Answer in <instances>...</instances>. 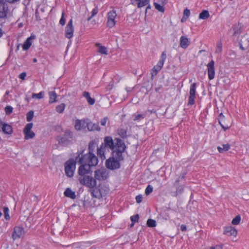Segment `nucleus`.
I'll return each mask as SVG.
<instances>
[{
    "instance_id": "1",
    "label": "nucleus",
    "mask_w": 249,
    "mask_h": 249,
    "mask_svg": "<svg viewBox=\"0 0 249 249\" xmlns=\"http://www.w3.org/2000/svg\"><path fill=\"white\" fill-rule=\"evenodd\" d=\"M125 149L126 145L122 140L115 138L113 140L111 136H106L100 147L97 148V154L101 160H104L106 158L107 153L111 150L113 156L120 160L123 159L122 153Z\"/></svg>"
},
{
    "instance_id": "2",
    "label": "nucleus",
    "mask_w": 249,
    "mask_h": 249,
    "mask_svg": "<svg viewBox=\"0 0 249 249\" xmlns=\"http://www.w3.org/2000/svg\"><path fill=\"white\" fill-rule=\"evenodd\" d=\"M96 147L95 141H91L89 144V152L82 155L78 160L80 166L78 171H90L92 167L97 165L98 160L97 156L93 153Z\"/></svg>"
},
{
    "instance_id": "3",
    "label": "nucleus",
    "mask_w": 249,
    "mask_h": 249,
    "mask_svg": "<svg viewBox=\"0 0 249 249\" xmlns=\"http://www.w3.org/2000/svg\"><path fill=\"white\" fill-rule=\"evenodd\" d=\"M90 172H78L77 178L81 184L90 188H93L96 185V181Z\"/></svg>"
},
{
    "instance_id": "4",
    "label": "nucleus",
    "mask_w": 249,
    "mask_h": 249,
    "mask_svg": "<svg viewBox=\"0 0 249 249\" xmlns=\"http://www.w3.org/2000/svg\"><path fill=\"white\" fill-rule=\"evenodd\" d=\"M109 191V187L105 183L100 184L97 188L91 192L92 196L97 198L106 196Z\"/></svg>"
},
{
    "instance_id": "5",
    "label": "nucleus",
    "mask_w": 249,
    "mask_h": 249,
    "mask_svg": "<svg viewBox=\"0 0 249 249\" xmlns=\"http://www.w3.org/2000/svg\"><path fill=\"white\" fill-rule=\"evenodd\" d=\"M117 15L116 11L112 9L107 12V26L108 28H112L114 27L117 23Z\"/></svg>"
},
{
    "instance_id": "6",
    "label": "nucleus",
    "mask_w": 249,
    "mask_h": 249,
    "mask_svg": "<svg viewBox=\"0 0 249 249\" xmlns=\"http://www.w3.org/2000/svg\"><path fill=\"white\" fill-rule=\"evenodd\" d=\"M9 14L8 4L3 0H0V18L6 19Z\"/></svg>"
},
{
    "instance_id": "7",
    "label": "nucleus",
    "mask_w": 249,
    "mask_h": 249,
    "mask_svg": "<svg viewBox=\"0 0 249 249\" xmlns=\"http://www.w3.org/2000/svg\"><path fill=\"white\" fill-rule=\"evenodd\" d=\"M118 159L114 157L110 158L106 161V166L110 170H115L120 167V163Z\"/></svg>"
},
{
    "instance_id": "8",
    "label": "nucleus",
    "mask_w": 249,
    "mask_h": 249,
    "mask_svg": "<svg viewBox=\"0 0 249 249\" xmlns=\"http://www.w3.org/2000/svg\"><path fill=\"white\" fill-rule=\"evenodd\" d=\"M196 84L194 83L190 85L189 90V96L188 102V106H192L195 104L196 94Z\"/></svg>"
},
{
    "instance_id": "9",
    "label": "nucleus",
    "mask_w": 249,
    "mask_h": 249,
    "mask_svg": "<svg viewBox=\"0 0 249 249\" xmlns=\"http://www.w3.org/2000/svg\"><path fill=\"white\" fill-rule=\"evenodd\" d=\"M72 137V132L70 130H67L63 136L58 138V141L59 143L62 145H67L70 142Z\"/></svg>"
},
{
    "instance_id": "10",
    "label": "nucleus",
    "mask_w": 249,
    "mask_h": 249,
    "mask_svg": "<svg viewBox=\"0 0 249 249\" xmlns=\"http://www.w3.org/2000/svg\"><path fill=\"white\" fill-rule=\"evenodd\" d=\"M33 126V123H29L25 125L23 129L24 139L25 140H27L29 139H33L35 137V133L32 131Z\"/></svg>"
},
{
    "instance_id": "11",
    "label": "nucleus",
    "mask_w": 249,
    "mask_h": 249,
    "mask_svg": "<svg viewBox=\"0 0 249 249\" xmlns=\"http://www.w3.org/2000/svg\"><path fill=\"white\" fill-rule=\"evenodd\" d=\"M79 155L76 157V160L69 159L65 163V171H74L76 168V161L79 159ZM78 164V163L77 162Z\"/></svg>"
},
{
    "instance_id": "12",
    "label": "nucleus",
    "mask_w": 249,
    "mask_h": 249,
    "mask_svg": "<svg viewBox=\"0 0 249 249\" xmlns=\"http://www.w3.org/2000/svg\"><path fill=\"white\" fill-rule=\"evenodd\" d=\"M74 27L73 20L71 19L65 29V36L66 38L71 39L73 36Z\"/></svg>"
},
{
    "instance_id": "13",
    "label": "nucleus",
    "mask_w": 249,
    "mask_h": 249,
    "mask_svg": "<svg viewBox=\"0 0 249 249\" xmlns=\"http://www.w3.org/2000/svg\"><path fill=\"white\" fill-rule=\"evenodd\" d=\"M24 233L22 227L20 226L15 227L12 233V238L14 240H18L23 237Z\"/></svg>"
},
{
    "instance_id": "14",
    "label": "nucleus",
    "mask_w": 249,
    "mask_h": 249,
    "mask_svg": "<svg viewBox=\"0 0 249 249\" xmlns=\"http://www.w3.org/2000/svg\"><path fill=\"white\" fill-rule=\"evenodd\" d=\"M223 233L228 236L236 237L237 235V231L234 227L231 226H227L224 228Z\"/></svg>"
},
{
    "instance_id": "15",
    "label": "nucleus",
    "mask_w": 249,
    "mask_h": 249,
    "mask_svg": "<svg viewBox=\"0 0 249 249\" xmlns=\"http://www.w3.org/2000/svg\"><path fill=\"white\" fill-rule=\"evenodd\" d=\"M214 62L213 60H211L207 65L208 77L210 80H212L214 78Z\"/></svg>"
},
{
    "instance_id": "16",
    "label": "nucleus",
    "mask_w": 249,
    "mask_h": 249,
    "mask_svg": "<svg viewBox=\"0 0 249 249\" xmlns=\"http://www.w3.org/2000/svg\"><path fill=\"white\" fill-rule=\"evenodd\" d=\"M0 127L1 128L2 132L5 134L10 135L13 133L12 126L10 124H6L2 121H0Z\"/></svg>"
},
{
    "instance_id": "17",
    "label": "nucleus",
    "mask_w": 249,
    "mask_h": 249,
    "mask_svg": "<svg viewBox=\"0 0 249 249\" xmlns=\"http://www.w3.org/2000/svg\"><path fill=\"white\" fill-rule=\"evenodd\" d=\"M93 201L92 198L89 196H86L82 201L83 207L84 208L92 207L93 206Z\"/></svg>"
},
{
    "instance_id": "18",
    "label": "nucleus",
    "mask_w": 249,
    "mask_h": 249,
    "mask_svg": "<svg viewBox=\"0 0 249 249\" xmlns=\"http://www.w3.org/2000/svg\"><path fill=\"white\" fill-rule=\"evenodd\" d=\"M86 123L85 120L77 119L75 121L74 128L77 130H81L86 127Z\"/></svg>"
},
{
    "instance_id": "19",
    "label": "nucleus",
    "mask_w": 249,
    "mask_h": 249,
    "mask_svg": "<svg viewBox=\"0 0 249 249\" xmlns=\"http://www.w3.org/2000/svg\"><path fill=\"white\" fill-rule=\"evenodd\" d=\"M190 44L189 39L185 36H181L180 38V46L183 49H186Z\"/></svg>"
},
{
    "instance_id": "20",
    "label": "nucleus",
    "mask_w": 249,
    "mask_h": 249,
    "mask_svg": "<svg viewBox=\"0 0 249 249\" xmlns=\"http://www.w3.org/2000/svg\"><path fill=\"white\" fill-rule=\"evenodd\" d=\"M35 37V36H31L27 38L22 45V49L23 50L27 51L30 48L32 44V40L34 39Z\"/></svg>"
},
{
    "instance_id": "21",
    "label": "nucleus",
    "mask_w": 249,
    "mask_h": 249,
    "mask_svg": "<svg viewBox=\"0 0 249 249\" xmlns=\"http://www.w3.org/2000/svg\"><path fill=\"white\" fill-rule=\"evenodd\" d=\"M86 126L89 131H100V128L98 124L89 122L86 123Z\"/></svg>"
},
{
    "instance_id": "22",
    "label": "nucleus",
    "mask_w": 249,
    "mask_h": 249,
    "mask_svg": "<svg viewBox=\"0 0 249 249\" xmlns=\"http://www.w3.org/2000/svg\"><path fill=\"white\" fill-rule=\"evenodd\" d=\"M177 187L176 191L171 193L172 196L177 197L178 195L182 194L184 190V187L178 183V185H174Z\"/></svg>"
},
{
    "instance_id": "23",
    "label": "nucleus",
    "mask_w": 249,
    "mask_h": 249,
    "mask_svg": "<svg viewBox=\"0 0 249 249\" xmlns=\"http://www.w3.org/2000/svg\"><path fill=\"white\" fill-rule=\"evenodd\" d=\"M95 178L99 180H105L108 177V172H95Z\"/></svg>"
},
{
    "instance_id": "24",
    "label": "nucleus",
    "mask_w": 249,
    "mask_h": 249,
    "mask_svg": "<svg viewBox=\"0 0 249 249\" xmlns=\"http://www.w3.org/2000/svg\"><path fill=\"white\" fill-rule=\"evenodd\" d=\"M83 96L86 99L87 102L90 105H93L95 103V99L90 97V94L89 92L84 91L83 93Z\"/></svg>"
},
{
    "instance_id": "25",
    "label": "nucleus",
    "mask_w": 249,
    "mask_h": 249,
    "mask_svg": "<svg viewBox=\"0 0 249 249\" xmlns=\"http://www.w3.org/2000/svg\"><path fill=\"white\" fill-rule=\"evenodd\" d=\"M64 195L66 196L70 197L71 199H75L76 197L75 192L72 191L69 188L66 189V190L64 192Z\"/></svg>"
},
{
    "instance_id": "26",
    "label": "nucleus",
    "mask_w": 249,
    "mask_h": 249,
    "mask_svg": "<svg viewBox=\"0 0 249 249\" xmlns=\"http://www.w3.org/2000/svg\"><path fill=\"white\" fill-rule=\"evenodd\" d=\"M49 103L52 104L57 101V95L54 91H49Z\"/></svg>"
},
{
    "instance_id": "27",
    "label": "nucleus",
    "mask_w": 249,
    "mask_h": 249,
    "mask_svg": "<svg viewBox=\"0 0 249 249\" xmlns=\"http://www.w3.org/2000/svg\"><path fill=\"white\" fill-rule=\"evenodd\" d=\"M166 53L165 52H162V53L160 57V59L156 65L159 66L160 67L162 68L164 65V61L166 60Z\"/></svg>"
},
{
    "instance_id": "28",
    "label": "nucleus",
    "mask_w": 249,
    "mask_h": 249,
    "mask_svg": "<svg viewBox=\"0 0 249 249\" xmlns=\"http://www.w3.org/2000/svg\"><path fill=\"white\" fill-rule=\"evenodd\" d=\"M242 28V26L241 24L238 23L237 24H235L233 26V36H239L241 33V29Z\"/></svg>"
},
{
    "instance_id": "29",
    "label": "nucleus",
    "mask_w": 249,
    "mask_h": 249,
    "mask_svg": "<svg viewBox=\"0 0 249 249\" xmlns=\"http://www.w3.org/2000/svg\"><path fill=\"white\" fill-rule=\"evenodd\" d=\"M185 176V174L184 172H177V173H176L175 175L176 178V181L174 183V185H178V183L180 180L184 178Z\"/></svg>"
},
{
    "instance_id": "30",
    "label": "nucleus",
    "mask_w": 249,
    "mask_h": 249,
    "mask_svg": "<svg viewBox=\"0 0 249 249\" xmlns=\"http://www.w3.org/2000/svg\"><path fill=\"white\" fill-rule=\"evenodd\" d=\"M96 45L98 47V52L101 54L107 55L108 51L107 48L104 46L101 45L99 43H97Z\"/></svg>"
},
{
    "instance_id": "31",
    "label": "nucleus",
    "mask_w": 249,
    "mask_h": 249,
    "mask_svg": "<svg viewBox=\"0 0 249 249\" xmlns=\"http://www.w3.org/2000/svg\"><path fill=\"white\" fill-rule=\"evenodd\" d=\"M225 116L223 115V114L221 113L218 117V123L220 126L222 127V128L225 131L229 128V126L228 125H224L222 124V120L224 119Z\"/></svg>"
},
{
    "instance_id": "32",
    "label": "nucleus",
    "mask_w": 249,
    "mask_h": 249,
    "mask_svg": "<svg viewBox=\"0 0 249 249\" xmlns=\"http://www.w3.org/2000/svg\"><path fill=\"white\" fill-rule=\"evenodd\" d=\"M230 148V145L228 143L224 144L221 146H218L217 149L220 153L228 151Z\"/></svg>"
},
{
    "instance_id": "33",
    "label": "nucleus",
    "mask_w": 249,
    "mask_h": 249,
    "mask_svg": "<svg viewBox=\"0 0 249 249\" xmlns=\"http://www.w3.org/2000/svg\"><path fill=\"white\" fill-rule=\"evenodd\" d=\"M150 2V0H140L136 4L138 8H142L146 6Z\"/></svg>"
},
{
    "instance_id": "34",
    "label": "nucleus",
    "mask_w": 249,
    "mask_h": 249,
    "mask_svg": "<svg viewBox=\"0 0 249 249\" xmlns=\"http://www.w3.org/2000/svg\"><path fill=\"white\" fill-rule=\"evenodd\" d=\"M210 16L209 13L207 10H203L199 15V18L202 19L208 18Z\"/></svg>"
},
{
    "instance_id": "35",
    "label": "nucleus",
    "mask_w": 249,
    "mask_h": 249,
    "mask_svg": "<svg viewBox=\"0 0 249 249\" xmlns=\"http://www.w3.org/2000/svg\"><path fill=\"white\" fill-rule=\"evenodd\" d=\"M65 104L64 103H62L56 107V110L57 112L59 113H62L63 112L65 108Z\"/></svg>"
},
{
    "instance_id": "36",
    "label": "nucleus",
    "mask_w": 249,
    "mask_h": 249,
    "mask_svg": "<svg viewBox=\"0 0 249 249\" xmlns=\"http://www.w3.org/2000/svg\"><path fill=\"white\" fill-rule=\"evenodd\" d=\"M161 68L159 66L155 65L151 71V75L152 76H155L157 74L158 72L160 71Z\"/></svg>"
},
{
    "instance_id": "37",
    "label": "nucleus",
    "mask_w": 249,
    "mask_h": 249,
    "mask_svg": "<svg viewBox=\"0 0 249 249\" xmlns=\"http://www.w3.org/2000/svg\"><path fill=\"white\" fill-rule=\"evenodd\" d=\"M241 220V217L240 215H237L232 220L231 223L234 225H237L240 223Z\"/></svg>"
},
{
    "instance_id": "38",
    "label": "nucleus",
    "mask_w": 249,
    "mask_h": 249,
    "mask_svg": "<svg viewBox=\"0 0 249 249\" xmlns=\"http://www.w3.org/2000/svg\"><path fill=\"white\" fill-rule=\"evenodd\" d=\"M44 95V92L43 91H41L38 93H33L32 94L33 98H36L38 99H41L43 98Z\"/></svg>"
},
{
    "instance_id": "39",
    "label": "nucleus",
    "mask_w": 249,
    "mask_h": 249,
    "mask_svg": "<svg viewBox=\"0 0 249 249\" xmlns=\"http://www.w3.org/2000/svg\"><path fill=\"white\" fill-rule=\"evenodd\" d=\"M118 134L121 137L124 138L127 136V131L124 129H120L118 131Z\"/></svg>"
},
{
    "instance_id": "40",
    "label": "nucleus",
    "mask_w": 249,
    "mask_h": 249,
    "mask_svg": "<svg viewBox=\"0 0 249 249\" xmlns=\"http://www.w3.org/2000/svg\"><path fill=\"white\" fill-rule=\"evenodd\" d=\"M155 8L160 12H163L164 11V5L158 4L157 3H154Z\"/></svg>"
},
{
    "instance_id": "41",
    "label": "nucleus",
    "mask_w": 249,
    "mask_h": 249,
    "mask_svg": "<svg viewBox=\"0 0 249 249\" xmlns=\"http://www.w3.org/2000/svg\"><path fill=\"white\" fill-rule=\"evenodd\" d=\"M147 225L149 227H155L156 226V221L152 219H148L147 221Z\"/></svg>"
},
{
    "instance_id": "42",
    "label": "nucleus",
    "mask_w": 249,
    "mask_h": 249,
    "mask_svg": "<svg viewBox=\"0 0 249 249\" xmlns=\"http://www.w3.org/2000/svg\"><path fill=\"white\" fill-rule=\"evenodd\" d=\"M222 44L221 42H218L217 44L216 49L215 53H219L222 52Z\"/></svg>"
},
{
    "instance_id": "43",
    "label": "nucleus",
    "mask_w": 249,
    "mask_h": 249,
    "mask_svg": "<svg viewBox=\"0 0 249 249\" xmlns=\"http://www.w3.org/2000/svg\"><path fill=\"white\" fill-rule=\"evenodd\" d=\"M34 117V111H30L27 114L26 119L28 122H30L32 120Z\"/></svg>"
},
{
    "instance_id": "44",
    "label": "nucleus",
    "mask_w": 249,
    "mask_h": 249,
    "mask_svg": "<svg viewBox=\"0 0 249 249\" xmlns=\"http://www.w3.org/2000/svg\"><path fill=\"white\" fill-rule=\"evenodd\" d=\"M64 15H65L64 12H63L62 13L61 18L59 20V23L62 26L64 25L66 23V19L64 18Z\"/></svg>"
},
{
    "instance_id": "45",
    "label": "nucleus",
    "mask_w": 249,
    "mask_h": 249,
    "mask_svg": "<svg viewBox=\"0 0 249 249\" xmlns=\"http://www.w3.org/2000/svg\"><path fill=\"white\" fill-rule=\"evenodd\" d=\"M13 107L11 106H6L5 107V111L6 112V114L7 115H9L11 114L13 111Z\"/></svg>"
},
{
    "instance_id": "46",
    "label": "nucleus",
    "mask_w": 249,
    "mask_h": 249,
    "mask_svg": "<svg viewBox=\"0 0 249 249\" xmlns=\"http://www.w3.org/2000/svg\"><path fill=\"white\" fill-rule=\"evenodd\" d=\"M153 191V187L151 186L150 185H148L146 187L145 191V194L146 195H149Z\"/></svg>"
},
{
    "instance_id": "47",
    "label": "nucleus",
    "mask_w": 249,
    "mask_h": 249,
    "mask_svg": "<svg viewBox=\"0 0 249 249\" xmlns=\"http://www.w3.org/2000/svg\"><path fill=\"white\" fill-rule=\"evenodd\" d=\"M9 209L7 207L4 208V217L6 219H9L10 218L9 215L8 214Z\"/></svg>"
},
{
    "instance_id": "48",
    "label": "nucleus",
    "mask_w": 249,
    "mask_h": 249,
    "mask_svg": "<svg viewBox=\"0 0 249 249\" xmlns=\"http://www.w3.org/2000/svg\"><path fill=\"white\" fill-rule=\"evenodd\" d=\"M190 15V11L188 9H185L183 11V18L185 17L187 18Z\"/></svg>"
},
{
    "instance_id": "49",
    "label": "nucleus",
    "mask_w": 249,
    "mask_h": 249,
    "mask_svg": "<svg viewBox=\"0 0 249 249\" xmlns=\"http://www.w3.org/2000/svg\"><path fill=\"white\" fill-rule=\"evenodd\" d=\"M107 120H108V118L107 117H105L104 118L101 119V120L100 121L101 125L102 126H105Z\"/></svg>"
},
{
    "instance_id": "50",
    "label": "nucleus",
    "mask_w": 249,
    "mask_h": 249,
    "mask_svg": "<svg viewBox=\"0 0 249 249\" xmlns=\"http://www.w3.org/2000/svg\"><path fill=\"white\" fill-rule=\"evenodd\" d=\"M144 118V116L143 115H142V114H137V115H136L135 116V118L134 119V121H140V120H141L142 119H143Z\"/></svg>"
},
{
    "instance_id": "51",
    "label": "nucleus",
    "mask_w": 249,
    "mask_h": 249,
    "mask_svg": "<svg viewBox=\"0 0 249 249\" xmlns=\"http://www.w3.org/2000/svg\"><path fill=\"white\" fill-rule=\"evenodd\" d=\"M139 217V214H136L135 215H134V216H132L131 217V220L132 221V222H134V223L136 222H138Z\"/></svg>"
},
{
    "instance_id": "52",
    "label": "nucleus",
    "mask_w": 249,
    "mask_h": 249,
    "mask_svg": "<svg viewBox=\"0 0 249 249\" xmlns=\"http://www.w3.org/2000/svg\"><path fill=\"white\" fill-rule=\"evenodd\" d=\"M204 249H222V247L220 245H216L205 248Z\"/></svg>"
},
{
    "instance_id": "53",
    "label": "nucleus",
    "mask_w": 249,
    "mask_h": 249,
    "mask_svg": "<svg viewBox=\"0 0 249 249\" xmlns=\"http://www.w3.org/2000/svg\"><path fill=\"white\" fill-rule=\"evenodd\" d=\"M98 12V10L97 7H95L94 9H93L91 12V17H93L95 15H96Z\"/></svg>"
},
{
    "instance_id": "54",
    "label": "nucleus",
    "mask_w": 249,
    "mask_h": 249,
    "mask_svg": "<svg viewBox=\"0 0 249 249\" xmlns=\"http://www.w3.org/2000/svg\"><path fill=\"white\" fill-rule=\"evenodd\" d=\"M142 195L137 196L136 197V200L137 203H140L142 201Z\"/></svg>"
},
{
    "instance_id": "55",
    "label": "nucleus",
    "mask_w": 249,
    "mask_h": 249,
    "mask_svg": "<svg viewBox=\"0 0 249 249\" xmlns=\"http://www.w3.org/2000/svg\"><path fill=\"white\" fill-rule=\"evenodd\" d=\"M26 76V73L25 72H23L21 73L19 75V77L21 79L24 80Z\"/></svg>"
},
{
    "instance_id": "56",
    "label": "nucleus",
    "mask_w": 249,
    "mask_h": 249,
    "mask_svg": "<svg viewBox=\"0 0 249 249\" xmlns=\"http://www.w3.org/2000/svg\"><path fill=\"white\" fill-rule=\"evenodd\" d=\"M66 175L69 178H71L73 176V172H65Z\"/></svg>"
},
{
    "instance_id": "57",
    "label": "nucleus",
    "mask_w": 249,
    "mask_h": 249,
    "mask_svg": "<svg viewBox=\"0 0 249 249\" xmlns=\"http://www.w3.org/2000/svg\"><path fill=\"white\" fill-rule=\"evenodd\" d=\"M7 2L10 3H14L17 1H19L20 0H5Z\"/></svg>"
},
{
    "instance_id": "58",
    "label": "nucleus",
    "mask_w": 249,
    "mask_h": 249,
    "mask_svg": "<svg viewBox=\"0 0 249 249\" xmlns=\"http://www.w3.org/2000/svg\"><path fill=\"white\" fill-rule=\"evenodd\" d=\"M180 229L182 231H184L186 230V226L182 224L180 226Z\"/></svg>"
},
{
    "instance_id": "59",
    "label": "nucleus",
    "mask_w": 249,
    "mask_h": 249,
    "mask_svg": "<svg viewBox=\"0 0 249 249\" xmlns=\"http://www.w3.org/2000/svg\"><path fill=\"white\" fill-rule=\"evenodd\" d=\"M133 89V88L127 87L125 88V90L128 93L131 92Z\"/></svg>"
},
{
    "instance_id": "60",
    "label": "nucleus",
    "mask_w": 249,
    "mask_h": 249,
    "mask_svg": "<svg viewBox=\"0 0 249 249\" xmlns=\"http://www.w3.org/2000/svg\"><path fill=\"white\" fill-rule=\"evenodd\" d=\"M38 12L37 11H36V13H35V15H36V20H40L41 19L40 18L38 17Z\"/></svg>"
},
{
    "instance_id": "61",
    "label": "nucleus",
    "mask_w": 249,
    "mask_h": 249,
    "mask_svg": "<svg viewBox=\"0 0 249 249\" xmlns=\"http://www.w3.org/2000/svg\"><path fill=\"white\" fill-rule=\"evenodd\" d=\"M159 2L164 5L166 3V0H158Z\"/></svg>"
},
{
    "instance_id": "62",
    "label": "nucleus",
    "mask_w": 249,
    "mask_h": 249,
    "mask_svg": "<svg viewBox=\"0 0 249 249\" xmlns=\"http://www.w3.org/2000/svg\"><path fill=\"white\" fill-rule=\"evenodd\" d=\"M3 35V31L2 29L0 27V37L2 36Z\"/></svg>"
},
{
    "instance_id": "63",
    "label": "nucleus",
    "mask_w": 249,
    "mask_h": 249,
    "mask_svg": "<svg viewBox=\"0 0 249 249\" xmlns=\"http://www.w3.org/2000/svg\"><path fill=\"white\" fill-rule=\"evenodd\" d=\"M146 6V11L147 10V9L150 8V2Z\"/></svg>"
},
{
    "instance_id": "64",
    "label": "nucleus",
    "mask_w": 249,
    "mask_h": 249,
    "mask_svg": "<svg viewBox=\"0 0 249 249\" xmlns=\"http://www.w3.org/2000/svg\"><path fill=\"white\" fill-rule=\"evenodd\" d=\"M240 49H242V50H245L244 48L242 46V45H240Z\"/></svg>"
}]
</instances>
